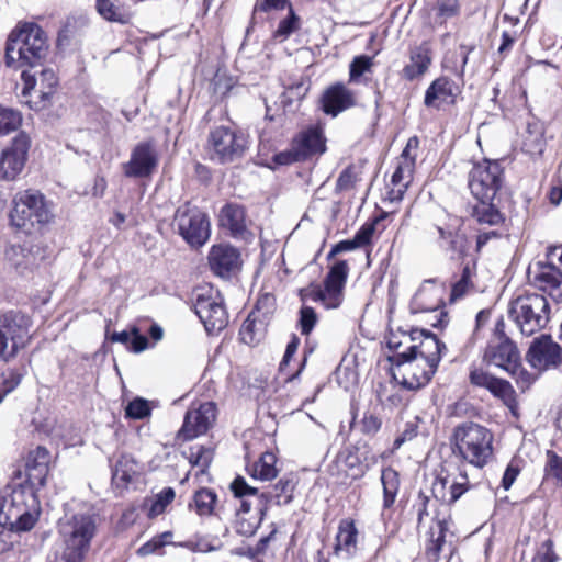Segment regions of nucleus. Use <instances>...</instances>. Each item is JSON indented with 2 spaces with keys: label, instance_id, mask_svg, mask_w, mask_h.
I'll return each instance as SVG.
<instances>
[{
  "label": "nucleus",
  "instance_id": "1",
  "mask_svg": "<svg viewBox=\"0 0 562 562\" xmlns=\"http://www.w3.org/2000/svg\"><path fill=\"white\" fill-rule=\"evenodd\" d=\"M98 520L90 512L65 514L58 521L60 551L48 562H82L97 535Z\"/></svg>",
  "mask_w": 562,
  "mask_h": 562
},
{
  "label": "nucleus",
  "instance_id": "2",
  "mask_svg": "<svg viewBox=\"0 0 562 562\" xmlns=\"http://www.w3.org/2000/svg\"><path fill=\"white\" fill-rule=\"evenodd\" d=\"M49 54L46 32L36 23H19L5 43L4 61L10 68L43 66Z\"/></svg>",
  "mask_w": 562,
  "mask_h": 562
},
{
  "label": "nucleus",
  "instance_id": "3",
  "mask_svg": "<svg viewBox=\"0 0 562 562\" xmlns=\"http://www.w3.org/2000/svg\"><path fill=\"white\" fill-rule=\"evenodd\" d=\"M41 513L40 501L32 485L10 487L0 504V525L15 531L31 530Z\"/></svg>",
  "mask_w": 562,
  "mask_h": 562
},
{
  "label": "nucleus",
  "instance_id": "4",
  "mask_svg": "<svg viewBox=\"0 0 562 562\" xmlns=\"http://www.w3.org/2000/svg\"><path fill=\"white\" fill-rule=\"evenodd\" d=\"M493 435L484 426L465 422L453 430V452L475 468L482 469L493 453Z\"/></svg>",
  "mask_w": 562,
  "mask_h": 562
},
{
  "label": "nucleus",
  "instance_id": "5",
  "mask_svg": "<svg viewBox=\"0 0 562 562\" xmlns=\"http://www.w3.org/2000/svg\"><path fill=\"white\" fill-rule=\"evenodd\" d=\"M9 216L12 226L27 234L41 228L53 218L44 194L32 189L16 193Z\"/></svg>",
  "mask_w": 562,
  "mask_h": 562
},
{
  "label": "nucleus",
  "instance_id": "6",
  "mask_svg": "<svg viewBox=\"0 0 562 562\" xmlns=\"http://www.w3.org/2000/svg\"><path fill=\"white\" fill-rule=\"evenodd\" d=\"M508 314L522 335L531 336L549 323L550 306L543 294L526 293L510 302Z\"/></svg>",
  "mask_w": 562,
  "mask_h": 562
},
{
  "label": "nucleus",
  "instance_id": "7",
  "mask_svg": "<svg viewBox=\"0 0 562 562\" xmlns=\"http://www.w3.org/2000/svg\"><path fill=\"white\" fill-rule=\"evenodd\" d=\"M248 149L246 136L228 126H216L210 131L206 142L209 158L221 165L240 160Z\"/></svg>",
  "mask_w": 562,
  "mask_h": 562
},
{
  "label": "nucleus",
  "instance_id": "8",
  "mask_svg": "<svg viewBox=\"0 0 562 562\" xmlns=\"http://www.w3.org/2000/svg\"><path fill=\"white\" fill-rule=\"evenodd\" d=\"M172 227L191 246L201 247L210 238V221L205 213L189 202L178 206Z\"/></svg>",
  "mask_w": 562,
  "mask_h": 562
},
{
  "label": "nucleus",
  "instance_id": "9",
  "mask_svg": "<svg viewBox=\"0 0 562 562\" xmlns=\"http://www.w3.org/2000/svg\"><path fill=\"white\" fill-rule=\"evenodd\" d=\"M404 337L411 345L404 352H398V357L404 361L418 359L429 366L428 373H436L442 352L447 350L446 345L435 334L425 329H412Z\"/></svg>",
  "mask_w": 562,
  "mask_h": 562
},
{
  "label": "nucleus",
  "instance_id": "10",
  "mask_svg": "<svg viewBox=\"0 0 562 562\" xmlns=\"http://www.w3.org/2000/svg\"><path fill=\"white\" fill-rule=\"evenodd\" d=\"M31 319L27 315L10 311L0 316V359L8 361L30 339Z\"/></svg>",
  "mask_w": 562,
  "mask_h": 562
},
{
  "label": "nucleus",
  "instance_id": "11",
  "mask_svg": "<svg viewBox=\"0 0 562 562\" xmlns=\"http://www.w3.org/2000/svg\"><path fill=\"white\" fill-rule=\"evenodd\" d=\"M194 312L209 334L220 333L228 324L224 301L212 288L195 293Z\"/></svg>",
  "mask_w": 562,
  "mask_h": 562
},
{
  "label": "nucleus",
  "instance_id": "12",
  "mask_svg": "<svg viewBox=\"0 0 562 562\" xmlns=\"http://www.w3.org/2000/svg\"><path fill=\"white\" fill-rule=\"evenodd\" d=\"M503 168L498 161L484 159L469 172L468 184L475 200L495 199L503 184Z\"/></svg>",
  "mask_w": 562,
  "mask_h": 562
},
{
  "label": "nucleus",
  "instance_id": "13",
  "mask_svg": "<svg viewBox=\"0 0 562 562\" xmlns=\"http://www.w3.org/2000/svg\"><path fill=\"white\" fill-rule=\"evenodd\" d=\"M348 263L345 260L335 262L324 279L323 291L313 293V301L321 302L325 308H337L342 303L344 288L348 278Z\"/></svg>",
  "mask_w": 562,
  "mask_h": 562
},
{
  "label": "nucleus",
  "instance_id": "14",
  "mask_svg": "<svg viewBox=\"0 0 562 562\" xmlns=\"http://www.w3.org/2000/svg\"><path fill=\"white\" fill-rule=\"evenodd\" d=\"M21 79L24 83L22 95L27 97L34 94L36 100H26L29 106L35 111L45 109L54 93V88L57 85V77L53 69H42L40 71L41 89H36L37 78L35 75L23 70Z\"/></svg>",
  "mask_w": 562,
  "mask_h": 562
},
{
  "label": "nucleus",
  "instance_id": "15",
  "mask_svg": "<svg viewBox=\"0 0 562 562\" xmlns=\"http://www.w3.org/2000/svg\"><path fill=\"white\" fill-rule=\"evenodd\" d=\"M216 405L213 402H205L199 407L190 408L184 415L178 438L189 441L206 434L216 420Z\"/></svg>",
  "mask_w": 562,
  "mask_h": 562
},
{
  "label": "nucleus",
  "instance_id": "16",
  "mask_svg": "<svg viewBox=\"0 0 562 562\" xmlns=\"http://www.w3.org/2000/svg\"><path fill=\"white\" fill-rule=\"evenodd\" d=\"M30 137L25 133L16 135L0 155V180L12 181L22 171L27 151Z\"/></svg>",
  "mask_w": 562,
  "mask_h": 562
},
{
  "label": "nucleus",
  "instance_id": "17",
  "mask_svg": "<svg viewBox=\"0 0 562 562\" xmlns=\"http://www.w3.org/2000/svg\"><path fill=\"white\" fill-rule=\"evenodd\" d=\"M158 153L151 140L138 143L132 150L130 160L123 165V172L128 178H148L157 169Z\"/></svg>",
  "mask_w": 562,
  "mask_h": 562
},
{
  "label": "nucleus",
  "instance_id": "18",
  "mask_svg": "<svg viewBox=\"0 0 562 562\" xmlns=\"http://www.w3.org/2000/svg\"><path fill=\"white\" fill-rule=\"evenodd\" d=\"M530 366L539 371L557 368L562 363V349L550 336L536 338L527 352Z\"/></svg>",
  "mask_w": 562,
  "mask_h": 562
},
{
  "label": "nucleus",
  "instance_id": "19",
  "mask_svg": "<svg viewBox=\"0 0 562 562\" xmlns=\"http://www.w3.org/2000/svg\"><path fill=\"white\" fill-rule=\"evenodd\" d=\"M537 269L528 270L531 284L547 293L555 302L562 301V272L552 263L536 265Z\"/></svg>",
  "mask_w": 562,
  "mask_h": 562
},
{
  "label": "nucleus",
  "instance_id": "20",
  "mask_svg": "<svg viewBox=\"0 0 562 562\" xmlns=\"http://www.w3.org/2000/svg\"><path fill=\"white\" fill-rule=\"evenodd\" d=\"M46 256L47 250L40 244L11 245L5 249L7 259L21 273L38 267Z\"/></svg>",
  "mask_w": 562,
  "mask_h": 562
},
{
  "label": "nucleus",
  "instance_id": "21",
  "mask_svg": "<svg viewBox=\"0 0 562 562\" xmlns=\"http://www.w3.org/2000/svg\"><path fill=\"white\" fill-rule=\"evenodd\" d=\"M519 359V350L513 340L488 341L483 355V362L504 371L517 368Z\"/></svg>",
  "mask_w": 562,
  "mask_h": 562
},
{
  "label": "nucleus",
  "instance_id": "22",
  "mask_svg": "<svg viewBox=\"0 0 562 562\" xmlns=\"http://www.w3.org/2000/svg\"><path fill=\"white\" fill-rule=\"evenodd\" d=\"M209 265L214 274L229 279L239 269L240 255L229 245H215L209 254Z\"/></svg>",
  "mask_w": 562,
  "mask_h": 562
},
{
  "label": "nucleus",
  "instance_id": "23",
  "mask_svg": "<svg viewBox=\"0 0 562 562\" xmlns=\"http://www.w3.org/2000/svg\"><path fill=\"white\" fill-rule=\"evenodd\" d=\"M321 104L324 113L335 117L356 105V94L344 83L337 82L323 92Z\"/></svg>",
  "mask_w": 562,
  "mask_h": 562
},
{
  "label": "nucleus",
  "instance_id": "24",
  "mask_svg": "<svg viewBox=\"0 0 562 562\" xmlns=\"http://www.w3.org/2000/svg\"><path fill=\"white\" fill-rule=\"evenodd\" d=\"M252 503L248 499L241 501L240 508L236 512L235 530L238 535L251 537L255 535L267 515L266 505L258 504L255 506V513L251 514Z\"/></svg>",
  "mask_w": 562,
  "mask_h": 562
},
{
  "label": "nucleus",
  "instance_id": "25",
  "mask_svg": "<svg viewBox=\"0 0 562 562\" xmlns=\"http://www.w3.org/2000/svg\"><path fill=\"white\" fill-rule=\"evenodd\" d=\"M469 380L472 385L486 389L495 397H498L504 402L513 400L514 390L510 383L506 380L492 375L482 368L471 369Z\"/></svg>",
  "mask_w": 562,
  "mask_h": 562
},
{
  "label": "nucleus",
  "instance_id": "26",
  "mask_svg": "<svg viewBox=\"0 0 562 562\" xmlns=\"http://www.w3.org/2000/svg\"><path fill=\"white\" fill-rule=\"evenodd\" d=\"M358 533L353 519H341L336 535L335 555L344 560L352 559L358 552Z\"/></svg>",
  "mask_w": 562,
  "mask_h": 562
},
{
  "label": "nucleus",
  "instance_id": "27",
  "mask_svg": "<svg viewBox=\"0 0 562 562\" xmlns=\"http://www.w3.org/2000/svg\"><path fill=\"white\" fill-rule=\"evenodd\" d=\"M291 143L303 161L314 155L323 154L326 149L322 130L314 126L297 133Z\"/></svg>",
  "mask_w": 562,
  "mask_h": 562
},
{
  "label": "nucleus",
  "instance_id": "28",
  "mask_svg": "<svg viewBox=\"0 0 562 562\" xmlns=\"http://www.w3.org/2000/svg\"><path fill=\"white\" fill-rule=\"evenodd\" d=\"M470 488L467 472L460 470L458 477L450 481V475L438 476L432 484V495L448 503L457 502Z\"/></svg>",
  "mask_w": 562,
  "mask_h": 562
},
{
  "label": "nucleus",
  "instance_id": "29",
  "mask_svg": "<svg viewBox=\"0 0 562 562\" xmlns=\"http://www.w3.org/2000/svg\"><path fill=\"white\" fill-rule=\"evenodd\" d=\"M396 366L404 367L401 384L407 390H418L429 383L435 373H428L429 366L418 359L404 361L396 356Z\"/></svg>",
  "mask_w": 562,
  "mask_h": 562
},
{
  "label": "nucleus",
  "instance_id": "30",
  "mask_svg": "<svg viewBox=\"0 0 562 562\" xmlns=\"http://www.w3.org/2000/svg\"><path fill=\"white\" fill-rule=\"evenodd\" d=\"M493 201L494 199L476 200V203L471 207L470 215L479 225L501 227L504 224L505 216Z\"/></svg>",
  "mask_w": 562,
  "mask_h": 562
},
{
  "label": "nucleus",
  "instance_id": "31",
  "mask_svg": "<svg viewBox=\"0 0 562 562\" xmlns=\"http://www.w3.org/2000/svg\"><path fill=\"white\" fill-rule=\"evenodd\" d=\"M431 64V50L427 43H422L413 48L409 54V64L403 70L402 76L407 80H414L423 76Z\"/></svg>",
  "mask_w": 562,
  "mask_h": 562
},
{
  "label": "nucleus",
  "instance_id": "32",
  "mask_svg": "<svg viewBox=\"0 0 562 562\" xmlns=\"http://www.w3.org/2000/svg\"><path fill=\"white\" fill-rule=\"evenodd\" d=\"M49 452L44 447H37L27 456L25 471L27 480L44 485L48 473Z\"/></svg>",
  "mask_w": 562,
  "mask_h": 562
},
{
  "label": "nucleus",
  "instance_id": "33",
  "mask_svg": "<svg viewBox=\"0 0 562 562\" xmlns=\"http://www.w3.org/2000/svg\"><path fill=\"white\" fill-rule=\"evenodd\" d=\"M220 224L231 232L234 237H243L246 233V220L244 207L228 203L220 212Z\"/></svg>",
  "mask_w": 562,
  "mask_h": 562
},
{
  "label": "nucleus",
  "instance_id": "34",
  "mask_svg": "<svg viewBox=\"0 0 562 562\" xmlns=\"http://www.w3.org/2000/svg\"><path fill=\"white\" fill-rule=\"evenodd\" d=\"M294 483L291 479L282 477L268 492L260 493L258 501L261 505H266L267 510L271 504L283 506L293 499Z\"/></svg>",
  "mask_w": 562,
  "mask_h": 562
},
{
  "label": "nucleus",
  "instance_id": "35",
  "mask_svg": "<svg viewBox=\"0 0 562 562\" xmlns=\"http://www.w3.org/2000/svg\"><path fill=\"white\" fill-rule=\"evenodd\" d=\"M138 473L136 461L127 454H122L112 470V483L116 488H125Z\"/></svg>",
  "mask_w": 562,
  "mask_h": 562
},
{
  "label": "nucleus",
  "instance_id": "36",
  "mask_svg": "<svg viewBox=\"0 0 562 562\" xmlns=\"http://www.w3.org/2000/svg\"><path fill=\"white\" fill-rule=\"evenodd\" d=\"M543 133L539 122H528L522 139V150L531 156L542 154L546 145Z\"/></svg>",
  "mask_w": 562,
  "mask_h": 562
},
{
  "label": "nucleus",
  "instance_id": "37",
  "mask_svg": "<svg viewBox=\"0 0 562 562\" xmlns=\"http://www.w3.org/2000/svg\"><path fill=\"white\" fill-rule=\"evenodd\" d=\"M447 522L445 520H437L435 527H431L430 539L425 551L428 562H438L440 560V554L447 546L445 540Z\"/></svg>",
  "mask_w": 562,
  "mask_h": 562
},
{
  "label": "nucleus",
  "instance_id": "38",
  "mask_svg": "<svg viewBox=\"0 0 562 562\" xmlns=\"http://www.w3.org/2000/svg\"><path fill=\"white\" fill-rule=\"evenodd\" d=\"M453 95V82L447 77H440L431 82L425 93L426 106H436V101L447 102Z\"/></svg>",
  "mask_w": 562,
  "mask_h": 562
},
{
  "label": "nucleus",
  "instance_id": "39",
  "mask_svg": "<svg viewBox=\"0 0 562 562\" xmlns=\"http://www.w3.org/2000/svg\"><path fill=\"white\" fill-rule=\"evenodd\" d=\"M414 168V159L400 162L395 171L391 177V183L393 189L391 191L393 200H401L408 182L412 179V172Z\"/></svg>",
  "mask_w": 562,
  "mask_h": 562
},
{
  "label": "nucleus",
  "instance_id": "40",
  "mask_svg": "<svg viewBox=\"0 0 562 562\" xmlns=\"http://www.w3.org/2000/svg\"><path fill=\"white\" fill-rule=\"evenodd\" d=\"M381 482L383 485V507L390 508L393 506L398 492L400 475L393 468H385L381 473Z\"/></svg>",
  "mask_w": 562,
  "mask_h": 562
},
{
  "label": "nucleus",
  "instance_id": "41",
  "mask_svg": "<svg viewBox=\"0 0 562 562\" xmlns=\"http://www.w3.org/2000/svg\"><path fill=\"white\" fill-rule=\"evenodd\" d=\"M277 457L272 452H265L260 459L254 463L250 475L261 481H271L278 475L276 468Z\"/></svg>",
  "mask_w": 562,
  "mask_h": 562
},
{
  "label": "nucleus",
  "instance_id": "42",
  "mask_svg": "<svg viewBox=\"0 0 562 562\" xmlns=\"http://www.w3.org/2000/svg\"><path fill=\"white\" fill-rule=\"evenodd\" d=\"M263 329V323L257 322L251 313L241 324L239 329L240 340L246 345L255 346L262 338Z\"/></svg>",
  "mask_w": 562,
  "mask_h": 562
},
{
  "label": "nucleus",
  "instance_id": "43",
  "mask_svg": "<svg viewBox=\"0 0 562 562\" xmlns=\"http://www.w3.org/2000/svg\"><path fill=\"white\" fill-rule=\"evenodd\" d=\"M475 273V263L468 262L463 266L460 279L452 284L450 301L454 302L465 295L473 286L472 278Z\"/></svg>",
  "mask_w": 562,
  "mask_h": 562
},
{
  "label": "nucleus",
  "instance_id": "44",
  "mask_svg": "<svg viewBox=\"0 0 562 562\" xmlns=\"http://www.w3.org/2000/svg\"><path fill=\"white\" fill-rule=\"evenodd\" d=\"M193 499L196 513L200 516H210L213 514L217 495L213 490L203 487L195 492Z\"/></svg>",
  "mask_w": 562,
  "mask_h": 562
},
{
  "label": "nucleus",
  "instance_id": "45",
  "mask_svg": "<svg viewBox=\"0 0 562 562\" xmlns=\"http://www.w3.org/2000/svg\"><path fill=\"white\" fill-rule=\"evenodd\" d=\"M95 8L98 13L108 21L121 24H126L128 22V15L111 0H97Z\"/></svg>",
  "mask_w": 562,
  "mask_h": 562
},
{
  "label": "nucleus",
  "instance_id": "46",
  "mask_svg": "<svg viewBox=\"0 0 562 562\" xmlns=\"http://www.w3.org/2000/svg\"><path fill=\"white\" fill-rule=\"evenodd\" d=\"M22 124V114L14 109L0 106V135L16 131Z\"/></svg>",
  "mask_w": 562,
  "mask_h": 562
},
{
  "label": "nucleus",
  "instance_id": "47",
  "mask_svg": "<svg viewBox=\"0 0 562 562\" xmlns=\"http://www.w3.org/2000/svg\"><path fill=\"white\" fill-rule=\"evenodd\" d=\"M213 456V449L206 448L204 446H198L196 448H190V454L188 459L193 467L200 468V471L204 473L211 465Z\"/></svg>",
  "mask_w": 562,
  "mask_h": 562
},
{
  "label": "nucleus",
  "instance_id": "48",
  "mask_svg": "<svg viewBox=\"0 0 562 562\" xmlns=\"http://www.w3.org/2000/svg\"><path fill=\"white\" fill-rule=\"evenodd\" d=\"M23 374L15 369L8 368L1 373L0 381V404L5 396L14 391L22 381Z\"/></svg>",
  "mask_w": 562,
  "mask_h": 562
},
{
  "label": "nucleus",
  "instance_id": "49",
  "mask_svg": "<svg viewBox=\"0 0 562 562\" xmlns=\"http://www.w3.org/2000/svg\"><path fill=\"white\" fill-rule=\"evenodd\" d=\"M434 9L436 10V22L443 24L448 19L459 15L460 0H437Z\"/></svg>",
  "mask_w": 562,
  "mask_h": 562
},
{
  "label": "nucleus",
  "instance_id": "50",
  "mask_svg": "<svg viewBox=\"0 0 562 562\" xmlns=\"http://www.w3.org/2000/svg\"><path fill=\"white\" fill-rule=\"evenodd\" d=\"M373 67V57L368 55L356 56L349 65V81L357 82L366 72H370Z\"/></svg>",
  "mask_w": 562,
  "mask_h": 562
},
{
  "label": "nucleus",
  "instance_id": "51",
  "mask_svg": "<svg viewBox=\"0 0 562 562\" xmlns=\"http://www.w3.org/2000/svg\"><path fill=\"white\" fill-rule=\"evenodd\" d=\"M422 418L415 416L412 420L406 422L404 430L395 438L393 442V449L397 450L407 441L413 440L419 434V424Z\"/></svg>",
  "mask_w": 562,
  "mask_h": 562
},
{
  "label": "nucleus",
  "instance_id": "52",
  "mask_svg": "<svg viewBox=\"0 0 562 562\" xmlns=\"http://www.w3.org/2000/svg\"><path fill=\"white\" fill-rule=\"evenodd\" d=\"M171 537L172 533L170 531H165L154 537L137 549V554L140 557H147L149 554L156 553L159 549L170 542Z\"/></svg>",
  "mask_w": 562,
  "mask_h": 562
},
{
  "label": "nucleus",
  "instance_id": "53",
  "mask_svg": "<svg viewBox=\"0 0 562 562\" xmlns=\"http://www.w3.org/2000/svg\"><path fill=\"white\" fill-rule=\"evenodd\" d=\"M233 495L241 501L246 499L247 496H255L256 504H258V488L250 486L245 477L237 475L229 485Z\"/></svg>",
  "mask_w": 562,
  "mask_h": 562
},
{
  "label": "nucleus",
  "instance_id": "54",
  "mask_svg": "<svg viewBox=\"0 0 562 562\" xmlns=\"http://www.w3.org/2000/svg\"><path fill=\"white\" fill-rule=\"evenodd\" d=\"M318 321L315 310L303 305L300 310L297 326L302 335L308 336Z\"/></svg>",
  "mask_w": 562,
  "mask_h": 562
},
{
  "label": "nucleus",
  "instance_id": "55",
  "mask_svg": "<svg viewBox=\"0 0 562 562\" xmlns=\"http://www.w3.org/2000/svg\"><path fill=\"white\" fill-rule=\"evenodd\" d=\"M176 493L172 487H165L161 492L156 495L149 508V516H158L162 514L166 507L175 499Z\"/></svg>",
  "mask_w": 562,
  "mask_h": 562
},
{
  "label": "nucleus",
  "instance_id": "56",
  "mask_svg": "<svg viewBox=\"0 0 562 562\" xmlns=\"http://www.w3.org/2000/svg\"><path fill=\"white\" fill-rule=\"evenodd\" d=\"M299 29V18L295 15L292 9H290L289 15L279 22L278 29L273 36L283 41L288 38L294 31Z\"/></svg>",
  "mask_w": 562,
  "mask_h": 562
},
{
  "label": "nucleus",
  "instance_id": "57",
  "mask_svg": "<svg viewBox=\"0 0 562 562\" xmlns=\"http://www.w3.org/2000/svg\"><path fill=\"white\" fill-rule=\"evenodd\" d=\"M382 426V419L370 412H366L359 422V429L361 434L368 437H373L379 432Z\"/></svg>",
  "mask_w": 562,
  "mask_h": 562
},
{
  "label": "nucleus",
  "instance_id": "58",
  "mask_svg": "<svg viewBox=\"0 0 562 562\" xmlns=\"http://www.w3.org/2000/svg\"><path fill=\"white\" fill-rule=\"evenodd\" d=\"M125 415L133 419H143L149 416L150 407L148 402L140 397L131 401L125 407Z\"/></svg>",
  "mask_w": 562,
  "mask_h": 562
},
{
  "label": "nucleus",
  "instance_id": "59",
  "mask_svg": "<svg viewBox=\"0 0 562 562\" xmlns=\"http://www.w3.org/2000/svg\"><path fill=\"white\" fill-rule=\"evenodd\" d=\"M546 456L547 463L544 471L547 474L555 477L562 485V457L557 454L553 450H548Z\"/></svg>",
  "mask_w": 562,
  "mask_h": 562
},
{
  "label": "nucleus",
  "instance_id": "60",
  "mask_svg": "<svg viewBox=\"0 0 562 562\" xmlns=\"http://www.w3.org/2000/svg\"><path fill=\"white\" fill-rule=\"evenodd\" d=\"M357 180L358 178L355 167L348 166L340 172L336 181V191L342 192L352 189Z\"/></svg>",
  "mask_w": 562,
  "mask_h": 562
},
{
  "label": "nucleus",
  "instance_id": "61",
  "mask_svg": "<svg viewBox=\"0 0 562 562\" xmlns=\"http://www.w3.org/2000/svg\"><path fill=\"white\" fill-rule=\"evenodd\" d=\"M435 503L436 502H432L431 498L424 492L418 493L417 499L413 506L417 515L418 525H422L425 518L430 516L429 507L430 505H435Z\"/></svg>",
  "mask_w": 562,
  "mask_h": 562
},
{
  "label": "nucleus",
  "instance_id": "62",
  "mask_svg": "<svg viewBox=\"0 0 562 562\" xmlns=\"http://www.w3.org/2000/svg\"><path fill=\"white\" fill-rule=\"evenodd\" d=\"M131 342L127 347L128 350L139 353L149 348V341L146 336L142 334V330L138 326H132L131 327Z\"/></svg>",
  "mask_w": 562,
  "mask_h": 562
},
{
  "label": "nucleus",
  "instance_id": "63",
  "mask_svg": "<svg viewBox=\"0 0 562 562\" xmlns=\"http://www.w3.org/2000/svg\"><path fill=\"white\" fill-rule=\"evenodd\" d=\"M521 390L528 389L533 382L532 375L521 366L520 359L517 361V368L514 370H507Z\"/></svg>",
  "mask_w": 562,
  "mask_h": 562
},
{
  "label": "nucleus",
  "instance_id": "64",
  "mask_svg": "<svg viewBox=\"0 0 562 562\" xmlns=\"http://www.w3.org/2000/svg\"><path fill=\"white\" fill-rule=\"evenodd\" d=\"M375 224L376 221L367 222L355 234L353 238L359 247L367 246L371 243V238L375 231Z\"/></svg>",
  "mask_w": 562,
  "mask_h": 562
}]
</instances>
